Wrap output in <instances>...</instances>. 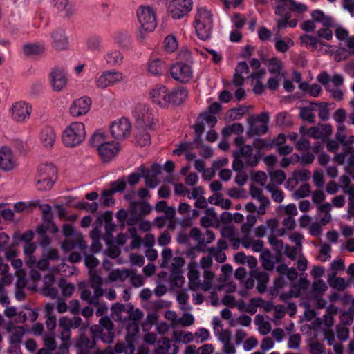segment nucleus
<instances>
[{
  "label": "nucleus",
  "mask_w": 354,
  "mask_h": 354,
  "mask_svg": "<svg viewBox=\"0 0 354 354\" xmlns=\"http://www.w3.org/2000/svg\"><path fill=\"white\" fill-rule=\"evenodd\" d=\"M97 151L102 162H108L118 155L120 151V145L115 141H108L102 147H100Z\"/></svg>",
  "instance_id": "19"
},
{
  "label": "nucleus",
  "mask_w": 354,
  "mask_h": 354,
  "mask_svg": "<svg viewBox=\"0 0 354 354\" xmlns=\"http://www.w3.org/2000/svg\"><path fill=\"white\" fill-rule=\"evenodd\" d=\"M104 60L108 66H119L124 62V55L120 50L111 48L104 55Z\"/></svg>",
  "instance_id": "25"
},
{
  "label": "nucleus",
  "mask_w": 354,
  "mask_h": 354,
  "mask_svg": "<svg viewBox=\"0 0 354 354\" xmlns=\"http://www.w3.org/2000/svg\"><path fill=\"white\" fill-rule=\"evenodd\" d=\"M194 26L198 38L203 40L209 39L213 28V16L211 11L205 7L198 8Z\"/></svg>",
  "instance_id": "2"
},
{
  "label": "nucleus",
  "mask_w": 354,
  "mask_h": 354,
  "mask_svg": "<svg viewBox=\"0 0 354 354\" xmlns=\"http://www.w3.org/2000/svg\"><path fill=\"white\" fill-rule=\"evenodd\" d=\"M276 124L279 127H287L291 125L290 116L287 112H281L276 116Z\"/></svg>",
  "instance_id": "63"
},
{
  "label": "nucleus",
  "mask_w": 354,
  "mask_h": 354,
  "mask_svg": "<svg viewBox=\"0 0 354 354\" xmlns=\"http://www.w3.org/2000/svg\"><path fill=\"white\" fill-rule=\"evenodd\" d=\"M147 69L151 74L159 75L164 71L165 64L160 59H154L148 62Z\"/></svg>",
  "instance_id": "45"
},
{
  "label": "nucleus",
  "mask_w": 354,
  "mask_h": 354,
  "mask_svg": "<svg viewBox=\"0 0 354 354\" xmlns=\"http://www.w3.org/2000/svg\"><path fill=\"white\" fill-rule=\"evenodd\" d=\"M59 338L63 342L59 346V350L62 353H66L70 346V339L71 336V328L64 323L61 319L59 320Z\"/></svg>",
  "instance_id": "21"
},
{
  "label": "nucleus",
  "mask_w": 354,
  "mask_h": 354,
  "mask_svg": "<svg viewBox=\"0 0 354 354\" xmlns=\"http://www.w3.org/2000/svg\"><path fill=\"white\" fill-rule=\"evenodd\" d=\"M23 53L25 55L36 57L41 55L45 52L44 45L39 43H28L23 46Z\"/></svg>",
  "instance_id": "32"
},
{
  "label": "nucleus",
  "mask_w": 354,
  "mask_h": 354,
  "mask_svg": "<svg viewBox=\"0 0 354 354\" xmlns=\"http://www.w3.org/2000/svg\"><path fill=\"white\" fill-rule=\"evenodd\" d=\"M265 225L267 230L269 231V234H274L278 236H283L285 234L284 228H279V221L276 218H270L267 220Z\"/></svg>",
  "instance_id": "46"
},
{
  "label": "nucleus",
  "mask_w": 354,
  "mask_h": 354,
  "mask_svg": "<svg viewBox=\"0 0 354 354\" xmlns=\"http://www.w3.org/2000/svg\"><path fill=\"white\" fill-rule=\"evenodd\" d=\"M57 169L52 164H44L38 167L35 177L36 188L40 192L50 190L56 181Z\"/></svg>",
  "instance_id": "3"
},
{
  "label": "nucleus",
  "mask_w": 354,
  "mask_h": 354,
  "mask_svg": "<svg viewBox=\"0 0 354 354\" xmlns=\"http://www.w3.org/2000/svg\"><path fill=\"white\" fill-rule=\"evenodd\" d=\"M315 111L318 113L319 117L322 120H326L329 118V111L326 103H315L313 104Z\"/></svg>",
  "instance_id": "60"
},
{
  "label": "nucleus",
  "mask_w": 354,
  "mask_h": 354,
  "mask_svg": "<svg viewBox=\"0 0 354 354\" xmlns=\"http://www.w3.org/2000/svg\"><path fill=\"white\" fill-rule=\"evenodd\" d=\"M326 72H322L317 76V80L319 83L324 86L325 88L331 93L332 97L337 100L343 98L344 93L338 87L335 88L328 84Z\"/></svg>",
  "instance_id": "29"
},
{
  "label": "nucleus",
  "mask_w": 354,
  "mask_h": 354,
  "mask_svg": "<svg viewBox=\"0 0 354 354\" xmlns=\"http://www.w3.org/2000/svg\"><path fill=\"white\" fill-rule=\"evenodd\" d=\"M276 50L281 53L287 52L294 45V41L290 37L275 38Z\"/></svg>",
  "instance_id": "47"
},
{
  "label": "nucleus",
  "mask_w": 354,
  "mask_h": 354,
  "mask_svg": "<svg viewBox=\"0 0 354 354\" xmlns=\"http://www.w3.org/2000/svg\"><path fill=\"white\" fill-rule=\"evenodd\" d=\"M170 75L175 80L181 83H187L193 77V70L187 64L177 62L171 66Z\"/></svg>",
  "instance_id": "11"
},
{
  "label": "nucleus",
  "mask_w": 354,
  "mask_h": 354,
  "mask_svg": "<svg viewBox=\"0 0 354 354\" xmlns=\"http://www.w3.org/2000/svg\"><path fill=\"white\" fill-rule=\"evenodd\" d=\"M278 235L269 234L268 235V242L272 246V249L276 252L281 253L283 252L284 248V245L282 240L279 239L277 237Z\"/></svg>",
  "instance_id": "57"
},
{
  "label": "nucleus",
  "mask_w": 354,
  "mask_h": 354,
  "mask_svg": "<svg viewBox=\"0 0 354 354\" xmlns=\"http://www.w3.org/2000/svg\"><path fill=\"white\" fill-rule=\"evenodd\" d=\"M311 17L314 21L320 22L324 26L331 27L334 25L333 19L328 15H326L323 11L315 10L311 12Z\"/></svg>",
  "instance_id": "38"
},
{
  "label": "nucleus",
  "mask_w": 354,
  "mask_h": 354,
  "mask_svg": "<svg viewBox=\"0 0 354 354\" xmlns=\"http://www.w3.org/2000/svg\"><path fill=\"white\" fill-rule=\"evenodd\" d=\"M178 347L167 337H162L158 342L153 354H177Z\"/></svg>",
  "instance_id": "20"
},
{
  "label": "nucleus",
  "mask_w": 354,
  "mask_h": 354,
  "mask_svg": "<svg viewBox=\"0 0 354 354\" xmlns=\"http://www.w3.org/2000/svg\"><path fill=\"white\" fill-rule=\"evenodd\" d=\"M18 167L17 158L12 149L7 145L0 147V170L10 172Z\"/></svg>",
  "instance_id": "9"
},
{
  "label": "nucleus",
  "mask_w": 354,
  "mask_h": 354,
  "mask_svg": "<svg viewBox=\"0 0 354 354\" xmlns=\"http://www.w3.org/2000/svg\"><path fill=\"white\" fill-rule=\"evenodd\" d=\"M129 277V272L127 270L115 269L109 273L107 279L111 282H124Z\"/></svg>",
  "instance_id": "44"
},
{
  "label": "nucleus",
  "mask_w": 354,
  "mask_h": 354,
  "mask_svg": "<svg viewBox=\"0 0 354 354\" xmlns=\"http://www.w3.org/2000/svg\"><path fill=\"white\" fill-rule=\"evenodd\" d=\"M249 194L250 196L259 203L257 207L253 202H248L245 204L244 209L248 213L256 212L257 216H263L266 214L267 209L270 207L271 202L270 199L264 195L263 189L255 186L250 185L249 187Z\"/></svg>",
  "instance_id": "4"
},
{
  "label": "nucleus",
  "mask_w": 354,
  "mask_h": 354,
  "mask_svg": "<svg viewBox=\"0 0 354 354\" xmlns=\"http://www.w3.org/2000/svg\"><path fill=\"white\" fill-rule=\"evenodd\" d=\"M185 261L182 257H175L171 259L169 263V268L171 272H180L182 268L185 266Z\"/></svg>",
  "instance_id": "59"
},
{
  "label": "nucleus",
  "mask_w": 354,
  "mask_h": 354,
  "mask_svg": "<svg viewBox=\"0 0 354 354\" xmlns=\"http://www.w3.org/2000/svg\"><path fill=\"white\" fill-rule=\"evenodd\" d=\"M149 98L152 103L161 108L170 104L169 91L162 84L155 86L149 92Z\"/></svg>",
  "instance_id": "12"
},
{
  "label": "nucleus",
  "mask_w": 354,
  "mask_h": 354,
  "mask_svg": "<svg viewBox=\"0 0 354 354\" xmlns=\"http://www.w3.org/2000/svg\"><path fill=\"white\" fill-rule=\"evenodd\" d=\"M271 183L274 185H281L286 178V174L281 170H275L270 172Z\"/></svg>",
  "instance_id": "62"
},
{
  "label": "nucleus",
  "mask_w": 354,
  "mask_h": 354,
  "mask_svg": "<svg viewBox=\"0 0 354 354\" xmlns=\"http://www.w3.org/2000/svg\"><path fill=\"white\" fill-rule=\"evenodd\" d=\"M173 338L176 342L187 344L194 340V334L189 331L175 330L173 331Z\"/></svg>",
  "instance_id": "50"
},
{
  "label": "nucleus",
  "mask_w": 354,
  "mask_h": 354,
  "mask_svg": "<svg viewBox=\"0 0 354 354\" xmlns=\"http://www.w3.org/2000/svg\"><path fill=\"white\" fill-rule=\"evenodd\" d=\"M261 266L266 270H272L275 266L274 258L270 252H263L261 254Z\"/></svg>",
  "instance_id": "52"
},
{
  "label": "nucleus",
  "mask_w": 354,
  "mask_h": 354,
  "mask_svg": "<svg viewBox=\"0 0 354 354\" xmlns=\"http://www.w3.org/2000/svg\"><path fill=\"white\" fill-rule=\"evenodd\" d=\"M51 3L53 7L62 12L66 17H71L75 13L74 6L69 3L68 0H52Z\"/></svg>",
  "instance_id": "30"
},
{
  "label": "nucleus",
  "mask_w": 354,
  "mask_h": 354,
  "mask_svg": "<svg viewBox=\"0 0 354 354\" xmlns=\"http://www.w3.org/2000/svg\"><path fill=\"white\" fill-rule=\"evenodd\" d=\"M91 103V99L86 96L74 100L69 107L71 115L78 118L86 115L90 110Z\"/></svg>",
  "instance_id": "18"
},
{
  "label": "nucleus",
  "mask_w": 354,
  "mask_h": 354,
  "mask_svg": "<svg viewBox=\"0 0 354 354\" xmlns=\"http://www.w3.org/2000/svg\"><path fill=\"white\" fill-rule=\"evenodd\" d=\"M130 207L137 212L142 218L149 214L152 210V207L149 203L144 201L140 202L132 201L130 203Z\"/></svg>",
  "instance_id": "37"
},
{
  "label": "nucleus",
  "mask_w": 354,
  "mask_h": 354,
  "mask_svg": "<svg viewBox=\"0 0 354 354\" xmlns=\"http://www.w3.org/2000/svg\"><path fill=\"white\" fill-rule=\"evenodd\" d=\"M143 316V313L140 309H134L132 306H127V318L129 317V319L133 321V322L136 323V322L140 321Z\"/></svg>",
  "instance_id": "58"
},
{
  "label": "nucleus",
  "mask_w": 354,
  "mask_h": 354,
  "mask_svg": "<svg viewBox=\"0 0 354 354\" xmlns=\"http://www.w3.org/2000/svg\"><path fill=\"white\" fill-rule=\"evenodd\" d=\"M250 276L257 281V289L259 293H263L267 290V284L269 281V275L265 271L254 270L250 272Z\"/></svg>",
  "instance_id": "28"
},
{
  "label": "nucleus",
  "mask_w": 354,
  "mask_h": 354,
  "mask_svg": "<svg viewBox=\"0 0 354 354\" xmlns=\"http://www.w3.org/2000/svg\"><path fill=\"white\" fill-rule=\"evenodd\" d=\"M106 132L102 129L96 130L88 140L89 145L96 149L108 142Z\"/></svg>",
  "instance_id": "33"
},
{
  "label": "nucleus",
  "mask_w": 354,
  "mask_h": 354,
  "mask_svg": "<svg viewBox=\"0 0 354 354\" xmlns=\"http://www.w3.org/2000/svg\"><path fill=\"white\" fill-rule=\"evenodd\" d=\"M282 66L281 61L277 58H272L268 62V71L271 73H277L279 75Z\"/></svg>",
  "instance_id": "61"
},
{
  "label": "nucleus",
  "mask_w": 354,
  "mask_h": 354,
  "mask_svg": "<svg viewBox=\"0 0 354 354\" xmlns=\"http://www.w3.org/2000/svg\"><path fill=\"white\" fill-rule=\"evenodd\" d=\"M113 40L120 48H127L131 44L129 35L127 31L119 30L115 32Z\"/></svg>",
  "instance_id": "41"
},
{
  "label": "nucleus",
  "mask_w": 354,
  "mask_h": 354,
  "mask_svg": "<svg viewBox=\"0 0 354 354\" xmlns=\"http://www.w3.org/2000/svg\"><path fill=\"white\" fill-rule=\"evenodd\" d=\"M86 46L91 52H100L102 49V39L97 36H91L87 39Z\"/></svg>",
  "instance_id": "48"
},
{
  "label": "nucleus",
  "mask_w": 354,
  "mask_h": 354,
  "mask_svg": "<svg viewBox=\"0 0 354 354\" xmlns=\"http://www.w3.org/2000/svg\"><path fill=\"white\" fill-rule=\"evenodd\" d=\"M334 161L345 166V171L351 175L354 170V151L350 147H345L342 153H336Z\"/></svg>",
  "instance_id": "17"
},
{
  "label": "nucleus",
  "mask_w": 354,
  "mask_h": 354,
  "mask_svg": "<svg viewBox=\"0 0 354 354\" xmlns=\"http://www.w3.org/2000/svg\"><path fill=\"white\" fill-rule=\"evenodd\" d=\"M188 91L184 88H178L169 92L170 104H180L187 97Z\"/></svg>",
  "instance_id": "36"
},
{
  "label": "nucleus",
  "mask_w": 354,
  "mask_h": 354,
  "mask_svg": "<svg viewBox=\"0 0 354 354\" xmlns=\"http://www.w3.org/2000/svg\"><path fill=\"white\" fill-rule=\"evenodd\" d=\"M192 8V0H171L167 6L168 13L174 19L183 17Z\"/></svg>",
  "instance_id": "10"
},
{
  "label": "nucleus",
  "mask_w": 354,
  "mask_h": 354,
  "mask_svg": "<svg viewBox=\"0 0 354 354\" xmlns=\"http://www.w3.org/2000/svg\"><path fill=\"white\" fill-rule=\"evenodd\" d=\"M49 82L54 91H62L66 86L68 82L66 71L59 67L53 68L49 73Z\"/></svg>",
  "instance_id": "13"
},
{
  "label": "nucleus",
  "mask_w": 354,
  "mask_h": 354,
  "mask_svg": "<svg viewBox=\"0 0 354 354\" xmlns=\"http://www.w3.org/2000/svg\"><path fill=\"white\" fill-rule=\"evenodd\" d=\"M257 216L249 213L246 221L241 226V232L244 235L241 237V244L245 248H251L253 252H260L263 248V242L260 239H254L250 235L252 228L257 223Z\"/></svg>",
  "instance_id": "5"
},
{
  "label": "nucleus",
  "mask_w": 354,
  "mask_h": 354,
  "mask_svg": "<svg viewBox=\"0 0 354 354\" xmlns=\"http://www.w3.org/2000/svg\"><path fill=\"white\" fill-rule=\"evenodd\" d=\"M244 127L240 123H234L232 125L225 127L222 130L223 136L227 137L232 134H241L243 132Z\"/></svg>",
  "instance_id": "54"
},
{
  "label": "nucleus",
  "mask_w": 354,
  "mask_h": 354,
  "mask_svg": "<svg viewBox=\"0 0 354 354\" xmlns=\"http://www.w3.org/2000/svg\"><path fill=\"white\" fill-rule=\"evenodd\" d=\"M37 266L41 270H50L53 273L57 274L65 271L64 268L66 264L62 262L58 266L50 268V263L48 259L42 256V258L37 262Z\"/></svg>",
  "instance_id": "39"
},
{
  "label": "nucleus",
  "mask_w": 354,
  "mask_h": 354,
  "mask_svg": "<svg viewBox=\"0 0 354 354\" xmlns=\"http://www.w3.org/2000/svg\"><path fill=\"white\" fill-rule=\"evenodd\" d=\"M102 295H97L94 292V295L92 296L91 290L88 289H84L81 291L80 298L87 301L89 304L94 306L99 305V299Z\"/></svg>",
  "instance_id": "53"
},
{
  "label": "nucleus",
  "mask_w": 354,
  "mask_h": 354,
  "mask_svg": "<svg viewBox=\"0 0 354 354\" xmlns=\"http://www.w3.org/2000/svg\"><path fill=\"white\" fill-rule=\"evenodd\" d=\"M127 307L124 305L116 303L111 307V317L115 321L125 322L127 321Z\"/></svg>",
  "instance_id": "35"
},
{
  "label": "nucleus",
  "mask_w": 354,
  "mask_h": 354,
  "mask_svg": "<svg viewBox=\"0 0 354 354\" xmlns=\"http://www.w3.org/2000/svg\"><path fill=\"white\" fill-rule=\"evenodd\" d=\"M254 323L258 326V331L263 335H268L271 331V324L266 321L261 315H257L254 318Z\"/></svg>",
  "instance_id": "42"
},
{
  "label": "nucleus",
  "mask_w": 354,
  "mask_h": 354,
  "mask_svg": "<svg viewBox=\"0 0 354 354\" xmlns=\"http://www.w3.org/2000/svg\"><path fill=\"white\" fill-rule=\"evenodd\" d=\"M75 345L78 354H88L95 347V341L93 337L89 338L85 335H81L77 340Z\"/></svg>",
  "instance_id": "27"
},
{
  "label": "nucleus",
  "mask_w": 354,
  "mask_h": 354,
  "mask_svg": "<svg viewBox=\"0 0 354 354\" xmlns=\"http://www.w3.org/2000/svg\"><path fill=\"white\" fill-rule=\"evenodd\" d=\"M246 111L247 109L245 107L232 109L227 112L226 116L230 120H238L241 118Z\"/></svg>",
  "instance_id": "64"
},
{
  "label": "nucleus",
  "mask_w": 354,
  "mask_h": 354,
  "mask_svg": "<svg viewBox=\"0 0 354 354\" xmlns=\"http://www.w3.org/2000/svg\"><path fill=\"white\" fill-rule=\"evenodd\" d=\"M310 194V186L306 183L301 185L297 190L292 193L293 198L299 200L307 197Z\"/></svg>",
  "instance_id": "55"
},
{
  "label": "nucleus",
  "mask_w": 354,
  "mask_h": 354,
  "mask_svg": "<svg viewBox=\"0 0 354 354\" xmlns=\"http://www.w3.org/2000/svg\"><path fill=\"white\" fill-rule=\"evenodd\" d=\"M86 137V127L83 122H73L67 125L62 135L63 145L68 148H75L82 145Z\"/></svg>",
  "instance_id": "1"
},
{
  "label": "nucleus",
  "mask_w": 354,
  "mask_h": 354,
  "mask_svg": "<svg viewBox=\"0 0 354 354\" xmlns=\"http://www.w3.org/2000/svg\"><path fill=\"white\" fill-rule=\"evenodd\" d=\"M248 123L249 124V127L247 131V134L250 137L254 135L264 134L268 131L267 124L265 123H261L260 122H257L254 118H248Z\"/></svg>",
  "instance_id": "31"
},
{
  "label": "nucleus",
  "mask_w": 354,
  "mask_h": 354,
  "mask_svg": "<svg viewBox=\"0 0 354 354\" xmlns=\"http://www.w3.org/2000/svg\"><path fill=\"white\" fill-rule=\"evenodd\" d=\"M89 283L91 287L93 289L95 295H103V290L102 288V279L95 270H88Z\"/></svg>",
  "instance_id": "34"
},
{
  "label": "nucleus",
  "mask_w": 354,
  "mask_h": 354,
  "mask_svg": "<svg viewBox=\"0 0 354 354\" xmlns=\"http://www.w3.org/2000/svg\"><path fill=\"white\" fill-rule=\"evenodd\" d=\"M313 104V102H311L308 106L301 108L299 113V115L303 120L310 123H315V115L313 113V111H315Z\"/></svg>",
  "instance_id": "51"
},
{
  "label": "nucleus",
  "mask_w": 354,
  "mask_h": 354,
  "mask_svg": "<svg viewBox=\"0 0 354 354\" xmlns=\"http://www.w3.org/2000/svg\"><path fill=\"white\" fill-rule=\"evenodd\" d=\"M40 142L46 149L53 147L57 140L55 130L50 127H46L41 129L39 136Z\"/></svg>",
  "instance_id": "26"
},
{
  "label": "nucleus",
  "mask_w": 354,
  "mask_h": 354,
  "mask_svg": "<svg viewBox=\"0 0 354 354\" xmlns=\"http://www.w3.org/2000/svg\"><path fill=\"white\" fill-rule=\"evenodd\" d=\"M131 126L130 122L125 118L113 121L110 126V131L115 139H123L131 133Z\"/></svg>",
  "instance_id": "16"
},
{
  "label": "nucleus",
  "mask_w": 354,
  "mask_h": 354,
  "mask_svg": "<svg viewBox=\"0 0 354 354\" xmlns=\"http://www.w3.org/2000/svg\"><path fill=\"white\" fill-rule=\"evenodd\" d=\"M215 277V274L210 270H204L203 272V281L201 282L198 281V289H201L203 291L209 290L213 284V280Z\"/></svg>",
  "instance_id": "43"
},
{
  "label": "nucleus",
  "mask_w": 354,
  "mask_h": 354,
  "mask_svg": "<svg viewBox=\"0 0 354 354\" xmlns=\"http://www.w3.org/2000/svg\"><path fill=\"white\" fill-rule=\"evenodd\" d=\"M31 106L26 102H16L10 109L12 118L17 122H24L30 118Z\"/></svg>",
  "instance_id": "15"
},
{
  "label": "nucleus",
  "mask_w": 354,
  "mask_h": 354,
  "mask_svg": "<svg viewBox=\"0 0 354 354\" xmlns=\"http://www.w3.org/2000/svg\"><path fill=\"white\" fill-rule=\"evenodd\" d=\"M281 3L276 7L275 14L282 18L290 19L291 14L290 12V6L287 2L280 1Z\"/></svg>",
  "instance_id": "56"
},
{
  "label": "nucleus",
  "mask_w": 354,
  "mask_h": 354,
  "mask_svg": "<svg viewBox=\"0 0 354 354\" xmlns=\"http://www.w3.org/2000/svg\"><path fill=\"white\" fill-rule=\"evenodd\" d=\"M124 80L123 74L118 71L107 70L102 72L95 81L98 89L104 90L113 86Z\"/></svg>",
  "instance_id": "8"
},
{
  "label": "nucleus",
  "mask_w": 354,
  "mask_h": 354,
  "mask_svg": "<svg viewBox=\"0 0 354 354\" xmlns=\"http://www.w3.org/2000/svg\"><path fill=\"white\" fill-rule=\"evenodd\" d=\"M234 160L232 167L235 171H241L244 167L257 165L259 158L253 152L250 145H244L234 152Z\"/></svg>",
  "instance_id": "6"
},
{
  "label": "nucleus",
  "mask_w": 354,
  "mask_h": 354,
  "mask_svg": "<svg viewBox=\"0 0 354 354\" xmlns=\"http://www.w3.org/2000/svg\"><path fill=\"white\" fill-rule=\"evenodd\" d=\"M301 45L306 47H310L313 50L318 48L319 39L314 36L309 35H304L300 37Z\"/></svg>",
  "instance_id": "49"
},
{
  "label": "nucleus",
  "mask_w": 354,
  "mask_h": 354,
  "mask_svg": "<svg viewBox=\"0 0 354 354\" xmlns=\"http://www.w3.org/2000/svg\"><path fill=\"white\" fill-rule=\"evenodd\" d=\"M138 20L142 28L148 32L155 30L157 26L155 9L150 6L141 5L136 10Z\"/></svg>",
  "instance_id": "7"
},
{
  "label": "nucleus",
  "mask_w": 354,
  "mask_h": 354,
  "mask_svg": "<svg viewBox=\"0 0 354 354\" xmlns=\"http://www.w3.org/2000/svg\"><path fill=\"white\" fill-rule=\"evenodd\" d=\"M52 45L57 50H64L68 46V39L65 31L57 29L51 33Z\"/></svg>",
  "instance_id": "22"
},
{
  "label": "nucleus",
  "mask_w": 354,
  "mask_h": 354,
  "mask_svg": "<svg viewBox=\"0 0 354 354\" xmlns=\"http://www.w3.org/2000/svg\"><path fill=\"white\" fill-rule=\"evenodd\" d=\"M6 329L10 333V344L15 346L19 345L25 334V328L23 326H15L13 323H8L6 326Z\"/></svg>",
  "instance_id": "23"
},
{
  "label": "nucleus",
  "mask_w": 354,
  "mask_h": 354,
  "mask_svg": "<svg viewBox=\"0 0 354 354\" xmlns=\"http://www.w3.org/2000/svg\"><path fill=\"white\" fill-rule=\"evenodd\" d=\"M198 267V263L195 261H191L187 266L188 272L187 276L189 280V287L194 291L198 290L200 273Z\"/></svg>",
  "instance_id": "24"
},
{
  "label": "nucleus",
  "mask_w": 354,
  "mask_h": 354,
  "mask_svg": "<svg viewBox=\"0 0 354 354\" xmlns=\"http://www.w3.org/2000/svg\"><path fill=\"white\" fill-rule=\"evenodd\" d=\"M136 122L142 127H151L153 123V114L145 104H138L133 111Z\"/></svg>",
  "instance_id": "14"
},
{
  "label": "nucleus",
  "mask_w": 354,
  "mask_h": 354,
  "mask_svg": "<svg viewBox=\"0 0 354 354\" xmlns=\"http://www.w3.org/2000/svg\"><path fill=\"white\" fill-rule=\"evenodd\" d=\"M266 190L270 194L272 199L278 203H281L285 198V194L282 189L273 183H268L266 186Z\"/></svg>",
  "instance_id": "40"
}]
</instances>
